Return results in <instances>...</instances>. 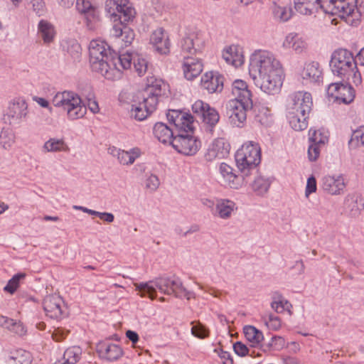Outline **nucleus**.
<instances>
[{"mask_svg":"<svg viewBox=\"0 0 364 364\" xmlns=\"http://www.w3.org/2000/svg\"><path fill=\"white\" fill-rule=\"evenodd\" d=\"M309 134V141L311 144L324 145L328 141V137L321 130L310 129Z\"/></svg>","mask_w":364,"mask_h":364,"instance_id":"obj_48","label":"nucleus"},{"mask_svg":"<svg viewBox=\"0 0 364 364\" xmlns=\"http://www.w3.org/2000/svg\"><path fill=\"white\" fill-rule=\"evenodd\" d=\"M200 119L211 128L210 131H212V129L218 122L220 115L215 108L209 106Z\"/></svg>","mask_w":364,"mask_h":364,"instance_id":"obj_38","label":"nucleus"},{"mask_svg":"<svg viewBox=\"0 0 364 364\" xmlns=\"http://www.w3.org/2000/svg\"><path fill=\"white\" fill-rule=\"evenodd\" d=\"M70 331L66 330L61 327H58L55 328L52 334L53 338L57 341H62L69 333Z\"/></svg>","mask_w":364,"mask_h":364,"instance_id":"obj_57","label":"nucleus"},{"mask_svg":"<svg viewBox=\"0 0 364 364\" xmlns=\"http://www.w3.org/2000/svg\"><path fill=\"white\" fill-rule=\"evenodd\" d=\"M342 85V82L331 83L327 88V95L329 97H334L336 100V96L338 97L340 88L341 87Z\"/></svg>","mask_w":364,"mask_h":364,"instance_id":"obj_60","label":"nucleus"},{"mask_svg":"<svg viewBox=\"0 0 364 364\" xmlns=\"http://www.w3.org/2000/svg\"><path fill=\"white\" fill-rule=\"evenodd\" d=\"M267 350L273 349L274 350H280L285 346V340L283 337L279 336H274L271 338L270 341L263 345ZM264 350H266L264 349Z\"/></svg>","mask_w":364,"mask_h":364,"instance_id":"obj_47","label":"nucleus"},{"mask_svg":"<svg viewBox=\"0 0 364 364\" xmlns=\"http://www.w3.org/2000/svg\"><path fill=\"white\" fill-rule=\"evenodd\" d=\"M14 142V136L9 129H2L0 133V144L4 149H9Z\"/></svg>","mask_w":364,"mask_h":364,"instance_id":"obj_49","label":"nucleus"},{"mask_svg":"<svg viewBox=\"0 0 364 364\" xmlns=\"http://www.w3.org/2000/svg\"><path fill=\"white\" fill-rule=\"evenodd\" d=\"M199 43L201 41L195 34H191L181 41V49L185 53L193 55L200 49Z\"/></svg>","mask_w":364,"mask_h":364,"instance_id":"obj_29","label":"nucleus"},{"mask_svg":"<svg viewBox=\"0 0 364 364\" xmlns=\"http://www.w3.org/2000/svg\"><path fill=\"white\" fill-rule=\"evenodd\" d=\"M131 116L138 121H142L151 114L146 111V107L141 102L132 105Z\"/></svg>","mask_w":364,"mask_h":364,"instance_id":"obj_41","label":"nucleus"},{"mask_svg":"<svg viewBox=\"0 0 364 364\" xmlns=\"http://www.w3.org/2000/svg\"><path fill=\"white\" fill-rule=\"evenodd\" d=\"M105 11L108 19L114 23L132 22L136 15L129 0H106Z\"/></svg>","mask_w":364,"mask_h":364,"instance_id":"obj_6","label":"nucleus"},{"mask_svg":"<svg viewBox=\"0 0 364 364\" xmlns=\"http://www.w3.org/2000/svg\"><path fill=\"white\" fill-rule=\"evenodd\" d=\"M111 34L116 38H120L125 46L130 45L135 37V33L129 24H114Z\"/></svg>","mask_w":364,"mask_h":364,"instance_id":"obj_26","label":"nucleus"},{"mask_svg":"<svg viewBox=\"0 0 364 364\" xmlns=\"http://www.w3.org/2000/svg\"><path fill=\"white\" fill-rule=\"evenodd\" d=\"M232 93L235 99L226 104L225 114L234 127H242L247 119V113L253 107L252 92L245 81L236 80L232 84Z\"/></svg>","mask_w":364,"mask_h":364,"instance_id":"obj_2","label":"nucleus"},{"mask_svg":"<svg viewBox=\"0 0 364 364\" xmlns=\"http://www.w3.org/2000/svg\"><path fill=\"white\" fill-rule=\"evenodd\" d=\"M159 97H160V91L159 90L145 89L142 93L143 101L141 102L146 105L147 112L152 113L156 109Z\"/></svg>","mask_w":364,"mask_h":364,"instance_id":"obj_28","label":"nucleus"},{"mask_svg":"<svg viewBox=\"0 0 364 364\" xmlns=\"http://www.w3.org/2000/svg\"><path fill=\"white\" fill-rule=\"evenodd\" d=\"M126 336L130 341H132L133 344H136L139 341V335L136 332L134 331H127Z\"/></svg>","mask_w":364,"mask_h":364,"instance_id":"obj_63","label":"nucleus"},{"mask_svg":"<svg viewBox=\"0 0 364 364\" xmlns=\"http://www.w3.org/2000/svg\"><path fill=\"white\" fill-rule=\"evenodd\" d=\"M76 8L87 23L99 21L98 11L91 0H77Z\"/></svg>","mask_w":364,"mask_h":364,"instance_id":"obj_22","label":"nucleus"},{"mask_svg":"<svg viewBox=\"0 0 364 364\" xmlns=\"http://www.w3.org/2000/svg\"><path fill=\"white\" fill-rule=\"evenodd\" d=\"M292 104L288 112L291 127L296 131L306 129L309 113L313 105L311 95L306 92H297L291 95Z\"/></svg>","mask_w":364,"mask_h":364,"instance_id":"obj_4","label":"nucleus"},{"mask_svg":"<svg viewBox=\"0 0 364 364\" xmlns=\"http://www.w3.org/2000/svg\"><path fill=\"white\" fill-rule=\"evenodd\" d=\"M166 117L169 123L173 124L176 134L179 131L186 133L194 130L193 117L189 113L178 109H169Z\"/></svg>","mask_w":364,"mask_h":364,"instance_id":"obj_12","label":"nucleus"},{"mask_svg":"<svg viewBox=\"0 0 364 364\" xmlns=\"http://www.w3.org/2000/svg\"><path fill=\"white\" fill-rule=\"evenodd\" d=\"M96 350L100 357L109 361L117 360L123 355V350L119 346L108 341L99 342Z\"/></svg>","mask_w":364,"mask_h":364,"instance_id":"obj_15","label":"nucleus"},{"mask_svg":"<svg viewBox=\"0 0 364 364\" xmlns=\"http://www.w3.org/2000/svg\"><path fill=\"white\" fill-rule=\"evenodd\" d=\"M346 187L344 180L342 176L337 178L331 176H324L322 179V188L324 191L331 195L341 194Z\"/></svg>","mask_w":364,"mask_h":364,"instance_id":"obj_21","label":"nucleus"},{"mask_svg":"<svg viewBox=\"0 0 364 364\" xmlns=\"http://www.w3.org/2000/svg\"><path fill=\"white\" fill-rule=\"evenodd\" d=\"M183 70L185 77L192 80L198 76L203 70V64L200 59L191 56H184Z\"/></svg>","mask_w":364,"mask_h":364,"instance_id":"obj_20","label":"nucleus"},{"mask_svg":"<svg viewBox=\"0 0 364 364\" xmlns=\"http://www.w3.org/2000/svg\"><path fill=\"white\" fill-rule=\"evenodd\" d=\"M237 167L243 176L257 173L261 162V149L259 144L248 141L239 149L235 155Z\"/></svg>","mask_w":364,"mask_h":364,"instance_id":"obj_5","label":"nucleus"},{"mask_svg":"<svg viewBox=\"0 0 364 364\" xmlns=\"http://www.w3.org/2000/svg\"><path fill=\"white\" fill-rule=\"evenodd\" d=\"M202 87L210 93L221 92L224 86V77L219 73H206L201 78Z\"/></svg>","mask_w":364,"mask_h":364,"instance_id":"obj_16","label":"nucleus"},{"mask_svg":"<svg viewBox=\"0 0 364 364\" xmlns=\"http://www.w3.org/2000/svg\"><path fill=\"white\" fill-rule=\"evenodd\" d=\"M28 115V105L23 99H16L8 107L4 119L11 126L19 125Z\"/></svg>","mask_w":364,"mask_h":364,"instance_id":"obj_13","label":"nucleus"},{"mask_svg":"<svg viewBox=\"0 0 364 364\" xmlns=\"http://www.w3.org/2000/svg\"><path fill=\"white\" fill-rule=\"evenodd\" d=\"M53 103L55 107H63L71 120L82 118L87 112V108L82 105L80 97L73 92L57 93L53 99Z\"/></svg>","mask_w":364,"mask_h":364,"instance_id":"obj_8","label":"nucleus"},{"mask_svg":"<svg viewBox=\"0 0 364 364\" xmlns=\"http://www.w3.org/2000/svg\"><path fill=\"white\" fill-rule=\"evenodd\" d=\"M6 362L8 364H31L32 355L28 351L18 349L8 357Z\"/></svg>","mask_w":364,"mask_h":364,"instance_id":"obj_30","label":"nucleus"},{"mask_svg":"<svg viewBox=\"0 0 364 364\" xmlns=\"http://www.w3.org/2000/svg\"><path fill=\"white\" fill-rule=\"evenodd\" d=\"M208 107V104L205 103L201 100H198L193 105L192 109L193 113L200 118Z\"/></svg>","mask_w":364,"mask_h":364,"instance_id":"obj_54","label":"nucleus"},{"mask_svg":"<svg viewBox=\"0 0 364 364\" xmlns=\"http://www.w3.org/2000/svg\"><path fill=\"white\" fill-rule=\"evenodd\" d=\"M63 48L74 60H79L80 58L82 48L75 39L65 41Z\"/></svg>","mask_w":364,"mask_h":364,"instance_id":"obj_35","label":"nucleus"},{"mask_svg":"<svg viewBox=\"0 0 364 364\" xmlns=\"http://www.w3.org/2000/svg\"><path fill=\"white\" fill-rule=\"evenodd\" d=\"M26 276V274L23 272L16 274L9 280L7 284L4 287V290L11 294H14L19 287L21 280L24 279Z\"/></svg>","mask_w":364,"mask_h":364,"instance_id":"obj_44","label":"nucleus"},{"mask_svg":"<svg viewBox=\"0 0 364 364\" xmlns=\"http://www.w3.org/2000/svg\"><path fill=\"white\" fill-rule=\"evenodd\" d=\"M38 34L44 43L49 44L53 41L56 31L53 24H38Z\"/></svg>","mask_w":364,"mask_h":364,"instance_id":"obj_33","label":"nucleus"},{"mask_svg":"<svg viewBox=\"0 0 364 364\" xmlns=\"http://www.w3.org/2000/svg\"><path fill=\"white\" fill-rule=\"evenodd\" d=\"M150 42L159 54L167 55L169 53L170 42L164 28H159L154 31L151 35Z\"/></svg>","mask_w":364,"mask_h":364,"instance_id":"obj_18","label":"nucleus"},{"mask_svg":"<svg viewBox=\"0 0 364 364\" xmlns=\"http://www.w3.org/2000/svg\"><path fill=\"white\" fill-rule=\"evenodd\" d=\"M250 75L256 86L269 95L277 93L283 83L284 71L280 62L267 50H255L250 59Z\"/></svg>","mask_w":364,"mask_h":364,"instance_id":"obj_1","label":"nucleus"},{"mask_svg":"<svg viewBox=\"0 0 364 364\" xmlns=\"http://www.w3.org/2000/svg\"><path fill=\"white\" fill-rule=\"evenodd\" d=\"M354 142H356L355 146H364V127H360L353 132L349 144L353 146Z\"/></svg>","mask_w":364,"mask_h":364,"instance_id":"obj_53","label":"nucleus"},{"mask_svg":"<svg viewBox=\"0 0 364 364\" xmlns=\"http://www.w3.org/2000/svg\"><path fill=\"white\" fill-rule=\"evenodd\" d=\"M306 43L301 41L297 34L288 35L284 42V46L292 48L297 53H301L306 47Z\"/></svg>","mask_w":364,"mask_h":364,"instance_id":"obj_37","label":"nucleus"},{"mask_svg":"<svg viewBox=\"0 0 364 364\" xmlns=\"http://www.w3.org/2000/svg\"><path fill=\"white\" fill-rule=\"evenodd\" d=\"M357 65L356 57L354 58L352 53L346 49L336 50L331 55L330 67L333 74L338 76L350 75L357 68Z\"/></svg>","mask_w":364,"mask_h":364,"instance_id":"obj_9","label":"nucleus"},{"mask_svg":"<svg viewBox=\"0 0 364 364\" xmlns=\"http://www.w3.org/2000/svg\"><path fill=\"white\" fill-rule=\"evenodd\" d=\"M235 206L234 202L229 200H221L216 205V210L222 218H228L230 216Z\"/></svg>","mask_w":364,"mask_h":364,"instance_id":"obj_40","label":"nucleus"},{"mask_svg":"<svg viewBox=\"0 0 364 364\" xmlns=\"http://www.w3.org/2000/svg\"><path fill=\"white\" fill-rule=\"evenodd\" d=\"M235 353L239 356L243 357L249 354L248 348L240 341H237L233 345Z\"/></svg>","mask_w":364,"mask_h":364,"instance_id":"obj_56","label":"nucleus"},{"mask_svg":"<svg viewBox=\"0 0 364 364\" xmlns=\"http://www.w3.org/2000/svg\"><path fill=\"white\" fill-rule=\"evenodd\" d=\"M191 333L200 339L205 338L209 336V330L200 321H192Z\"/></svg>","mask_w":364,"mask_h":364,"instance_id":"obj_46","label":"nucleus"},{"mask_svg":"<svg viewBox=\"0 0 364 364\" xmlns=\"http://www.w3.org/2000/svg\"><path fill=\"white\" fill-rule=\"evenodd\" d=\"M243 332L245 338L252 343L253 347L258 346L264 340L262 332L253 326H245Z\"/></svg>","mask_w":364,"mask_h":364,"instance_id":"obj_32","label":"nucleus"},{"mask_svg":"<svg viewBox=\"0 0 364 364\" xmlns=\"http://www.w3.org/2000/svg\"><path fill=\"white\" fill-rule=\"evenodd\" d=\"M270 186V181L261 176H257L252 183V190L259 196L266 193Z\"/></svg>","mask_w":364,"mask_h":364,"instance_id":"obj_39","label":"nucleus"},{"mask_svg":"<svg viewBox=\"0 0 364 364\" xmlns=\"http://www.w3.org/2000/svg\"><path fill=\"white\" fill-rule=\"evenodd\" d=\"M159 184V180L156 175H151L146 181V188L151 191H156Z\"/></svg>","mask_w":364,"mask_h":364,"instance_id":"obj_58","label":"nucleus"},{"mask_svg":"<svg viewBox=\"0 0 364 364\" xmlns=\"http://www.w3.org/2000/svg\"><path fill=\"white\" fill-rule=\"evenodd\" d=\"M134 285L141 296H148L151 300L156 298V288L164 294H173L177 298L186 297L190 299L193 294L186 290L181 281L176 277H159L148 282L134 283Z\"/></svg>","mask_w":364,"mask_h":364,"instance_id":"obj_3","label":"nucleus"},{"mask_svg":"<svg viewBox=\"0 0 364 364\" xmlns=\"http://www.w3.org/2000/svg\"><path fill=\"white\" fill-rule=\"evenodd\" d=\"M153 133L157 139L164 143H168L171 145V141L176 136V131L173 128H170L163 122H157L155 124Z\"/></svg>","mask_w":364,"mask_h":364,"instance_id":"obj_24","label":"nucleus"},{"mask_svg":"<svg viewBox=\"0 0 364 364\" xmlns=\"http://www.w3.org/2000/svg\"><path fill=\"white\" fill-rule=\"evenodd\" d=\"M266 325L267 327L272 330L277 331L278 330L281 326V321L279 317H278L277 319H274L272 322H266Z\"/></svg>","mask_w":364,"mask_h":364,"instance_id":"obj_64","label":"nucleus"},{"mask_svg":"<svg viewBox=\"0 0 364 364\" xmlns=\"http://www.w3.org/2000/svg\"><path fill=\"white\" fill-rule=\"evenodd\" d=\"M82 349L78 346H72L65 350L63 360L65 364H76L80 358Z\"/></svg>","mask_w":364,"mask_h":364,"instance_id":"obj_36","label":"nucleus"},{"mask_svg":"<svg viewBox=\"0 0 364 364\" xmlns=\"http://www.w3.org/2000/svg\"><path fill=\"white\" fill-rule=\"evenodd\" d=\"M320 146L316 144H310L308 149V156L311 161H316L320 154Z\"/></svg>","mask_w":364,"mask_h":364,"instance_id":"obj_55","label":"nucleus"},{"mask_svg":"<svg viewBox=\"0 0 364 364\" xmlns=\"http://www.w3.org/2000/svg\"><path fill=\"white\" fill-rule=\"evenodd\" d=\"M229 154V144H227L223 139L215 140L205 154V159L207 161H213L215 159H222Z\"/></svg>","mask_w":364,"mask_h":364,"instance_id":"obj_17","label":"nucleus"},{"mask_svg":"<svg viewBox=\"0 0 364 364\" xmlns=\"http://www.w3.org/2000/svg\"><path fill=\"white\" fill-rule=\"evenodd\" d=\"M220 171L227 181L228 186L232 188H238L244 181L248 183L249 176H243L241 172L240 174L237 175L234 172V169L225 163L220 164Z\"/></svg>","mask_w":364,"mask_h":364,"instance_id":"obj_19","label":"nucleus"},{"mask_svg":"<svg viewBox=\"0 0 364 364\" xmlns=\"http://www.w3.org/2000/svg\"><path fill=\"white\" fill-rule=\"evenodd\" d=\"M193 133V131L186 132V133L178 132L173 140L171 141L173 148L184 155L195 154L200 146V141L192 135Z\"/></svg>","mask_w":364,"mask_h":364,"instance_id":"obj_10","label":"nucleus"},{"mask_svg":"<svg viewBox=\"0 0 364 364\" xmlns=\"http://www.w3.org/2000/svg\"><path fill=\"white\" fill-rule=\"evenodd\" d=\"M357 0H328L329 12L338 16L342 20L353 14Z\"/></svg>","mask_w":364,"mask_h":364,"instance_id":"obj_14","label":"nucleus"},{"mask_svg":"<svg viewBox=\"0 0 364 364\" xmlns=\"http://www.w3.org/2000/svg\"><path fill=\"white\" fill-rule=\"evenodd\" d=\"M272 10L274 16L280 21H287L291 16L292 11L290 9L280 7L277 4H274Z\"/></svg>","mask_w":364,"mask_h":364,"instance_id":"obj_51","label":"nucleus"},{"mask_svg":"<svg viewBox=\"0 0 364 364\" xmlns=\"http://www.w3.org/2000/svg\"><path fill=\"white\" fill-rule=\"evenodd\" d=\"M132 63L135 71L139 76H142L145 74L148 68V61L144 57L138 53H134Z\"/></svg>","mask_w":364,"mask_h":364,"instance_id":"obj_45","label":"nucleus"},{"mask_svg":"<svg viewBox=\"0 0 364 364\" xmlns=\"http://www.w3.org/2000/svg\"><path fill=\"white\" fill-rule=\"evenodd\" d=\"M28 8L32 12L41 17L46 13V6L44 0H27Z\"/></svg>","mask_w":364,"mask_h":364,"instance_id":"obj_43","label":"nucleus"},{"mask_svg":"<svg viewBox=\"0 0 364 364\" xmlns=\"http://www.w3.org/2000/svg\"><path fill=\"white\" fill-rule=\"evenodd\" d=\"M328 3V0H295V9L296 11H299L303 13L301 9L304 4H311L320 5L321 8L325 6V4Z\"/></svg>","mask_w":364,"mask_h":364,"instance_id":"obj_52","label":"nucleus"},{"mask_svg":"<svg viewBox=\"0 0 364 364\" xmlns=\"http://www.w3.org/2000/svg\"><path fill=\"white\" fill-rule=\"evenodd\" d=\"M218 355L222 364H233V359L230 353L221 350Z\"/></svg>","mask_w":364,"mask_h":364,"instance_id":"obj_61","label":"nucleus"},{"mask_svg":"<svg viewBox=\"0 0 364 364\" xmlns=\"http://www.w3.org/2000/svg\"><path fill=\"white\" fill-rule=\"evenodd\" d=\"M139 156V150L137 148L132 149L131 152L122 150L117 160L122 165L132 164L135 159Z\"/></svg>","mask_w":364,"mask_h":364,"instance_id":"obj_42","label":"nucleus"},{"mask_svg":"<svg viewBox=\"0 0 364 364\" xmlns=\"http://www.w3.org/2000/svg\"><path fill=\"white\" fill-rule=\"evenodd\" d=\"M291 303L283 297V296L278 291L274 293L272 296V301L271 307L279 314L283 313L285 311H289L291 308Z\"/></svg>","mask_w":364,"mask_h":364,"instance_id":"obj_31","label":"nucleus"},{"mask_svg":"<svg viewBox=\"0 0 364 364\" xmlns=\"http://www.w3.org/2000/svg\"><path fill=\"white\" fill-rule=\"evenodd\" d=\"M64 146L66 145L63 139H50L45 143L43 148L47 151H59L65 150Z\"/></svg>","mask_w":364,"mask_h":364,"instance_id":"obj_50","label":"nucleus"},{"mask_svg":"<svg viewBox=\"0 0 364 364\" xmlns=\"http://www.w3.org/2000/svg\"><path fill=\"white\" fill-rule=\"evenodd\" d=\"M107 45L103 41L92 40L89 45L90 62L94 71L100 73L109 78V69H111L109 59L110 50L106 49Z\"/></svg>","mask_w":364,"mask_h":364,"instance_id":"obj_7","label":"nucleus"},{"mask_svg":"<svg viewBox=\"0 0 364 364\" xmlns=\"http://www.w3.org/2000/svg\"><path fill=\"white\" fill-rule=\"evenodd\" d=\"M317 189L316 180L314 176H310L307 180L305 195L308 197L311 193L316 192Z\"/></svg>","mask_w":364,"mask_h":364,"instance_id":"obj_59","label":"nucleus"},{"mask_svg":"<svg viewBox=\"0 0 364 364\" xmlns=\"http://www.w3.org/2000/svg\"><path fill=\"white\" fill-rule=\"evenodd\" d=\"M97 217H99L103 221L109 223H112L114 220V216L111 213L99 212Z\"/></svg>","mask_w":364,"mask_h":364,"instance_id":"obj_62","label":"nucleus"},{"mask_svg":"<svg viewBox=\"0 0 364 364\" xmlns=\"http://www.w3.org/2000/svg\"><path fill=\"white\" fill-rule=\"evenodd\" d=\"M46 316L50 318L60 320L68 316L67 307L63 299L56 294L46 296L43 301Z\"/></svg>","mask_w":364,"mask_h":364,"instance_id":"obj_11","label":"nucleus"},{"mask_svg":"<svg viewBox=\"0 0 364 364\" xmlns=\"http://www.w3.org/2000/svg\"><path fill=\"white\" fill-rule=\"evenodd\" d=\"M133 58H134V53H129V51L119 55L117 53H114L111 55L109 63L111 67L113 66L118 70L119 69L117 67V64H119L122 69L126 70L131 67L133 63Z\"/></svg>","mask_w":364,"mask_h":364,"instance_id":"obj_27","label":"nucleus"},{"mask_svg":"<svg viewBox=\"0 0 364 364\" xmlns=\"http://www.w3.org/2000/svg\"><path fill=\"white\" fill-rule=\"evenodd\" d=\"M303 79L309 80L310 82H319L322 80V70L318 62L312 61L305 64L301 73Z\"/></svg>","mask_w":364,"mask_h":364,"instance_id":"obj_25","label":"nucleus"},{"mask_svg":"<svg viewBox=\"0 0 364 364\" xmlns=\"http://www.w3.org/2000/svg\"><path fill=\"white\" fill-rule=\"evenodd\" d=\"M354 97L355 91L353 87L348 83H343L340 88L338 97L336 96V100H340L347 105L350 103L353 100Z\"/></svg>","mask_w":364,"mask_h":364,"instance_id":"obj_34","label":"nucleus"},{"mask_svg":"<svg viewBox=\"0 0 364 364\" xmlns=\"http://www.w3.org/2000/svg\"><path fill=\"white\" fill-rule=\"evenodd\" d=\"M223 58L227 63L235 68L242 65L244 63V57L242 54L241 48L235 45L230 46L223 50Z\"/></svg>","mask_w":364,"mask_h":364,"instance_id":"obj_23","label":"nucleus"}]
</instances>
